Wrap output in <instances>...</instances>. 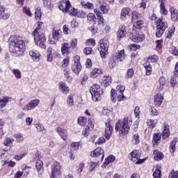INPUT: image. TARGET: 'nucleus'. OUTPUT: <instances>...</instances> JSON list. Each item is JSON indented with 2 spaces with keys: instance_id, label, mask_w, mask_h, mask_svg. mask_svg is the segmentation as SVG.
<instances>
[{
  "instance_id": "nucleus-16",
  "label": "nucleus",
  "mask_w": 178,
  "mask_h": 178,
  "mask_svg": "<svg viewBox=\"0 0 178 178\" xmlns=\"http://www.w3.org/2000/svg\"><path fill=\"white\" fill-rule=\"evenodd\" d=\"M29 56L31 57V59L33 60V62L37 63L40 62L41 54H40V51L35 49H32L29 51Z\"/></svg>"
},
{
  "instance_id": "nucleus-40",
  "label": "nucleus",
  "mask_w": 178,
  "mask_h": 178,
  "mask_svg": "<svg viewBox=\"0 0 178 178\" xmlns=\"http://www.w3.org/2000/svg\"><path fill=\"white\" fill-rule=\"evenodd\" d=\"M94 12L97 17H98L99 22H101V23H104V22H105V19H104V17L102 16V13H101V11H99L98 8H95Z\"/></svg>"
},
{
  "instance_id": "nucleus-3",
  "label": "nucleus",
  "mask_w": 178,
  "mask_h": 178,
  "mask_svg": "<svg viewBox=\"0 0 178 178\" xmlns=\"http://www.w3.org/2000/svg\"><path fill=\"white\" fill-rule=\"evenodd\" d=\"M133 124V120L130 117H124L123 120H118L115 123V131H118L120 136H127L130 131V126Z\"/></svg>"
},
{
  "instance_id": "nucleus-29",
  "label": "nucleus",
  "mask_w": 178,
  "mask_h": 178,
  "mask_svg": "<svg viewBox=\"0 0 178 178\" xmlns=\"http://www.w3.org/2000/svg\"><path fill=\"white\" fill-rule=\"evenodd\" d=\"M114 58H116L118 60L122 62L124 58H126V53H124V49L118 51L114 56Z\"/></svg>"
},
{
  "instance_id": "nucleus-31",
  "label": "nucleus",
  "mask_w": 178,
  "mask_h": 178,
  "mask_svg": "<svg viewBox=\"0 0 178 178\" xmlns=\"http://www.w3.org/2000/svg\"><path fill=\"white\" fill-rule=\"evenodd\" d=\"M65 6H63V5H60L58 6V9H60V10H62V12H63V13H66L69 12V9H70V1L67 0L65 1Z\"/></svg>"
},
{
  "instance_id": "nucleus-50",
  "label": "nucleus",
  "mask_w": 178,
  "mask_h": 178,
  "mask_svg": "<svg viewBox=\"0 0 178 178\" xmlns=\"http://www.w3.org/2000/svg\"><path fill=\"white\" fill-rule=\"evenodd\" d=\"M160 13L161 15H164V16H166V15H168V10H166V7L163 3L160 4Z\"/></svg>"
},
{
  "instance_id": "nucleus-44",
  "label": "nucleus",
  "mask_w": 178,
  "mask_h": 178,
  "mask_svg": "<svg viewBox=\"0 0 178 178\" xmlns=\"http://www.w3.org/2000/svg\"><path fill=\"white\" fill-rule=\"evenodd\" d=\"M81 5H82L85 9H94V4H92V3L81 1Z\"/></svg>"
},
{
  "instance_id": "nucleus-25",
  "label": "nucleus",
  "mask_w": 178,
  "mask_h": 178,
  "mask_svg": "<svg viewBox=\"0 0 178 178\" xmlns=\"http://www.w3.org/2000/svg\"><path fill=\"white\" fill-rule=\"evenodd\" d=\"M124 37H126V26H122L117 32V38L118 40H122Z\"/></svg>"
},
{
  "instance_id": "nucleus-35",
  "label": "nucleus",
  "mask_w": 178,
  "mask_h": 178,
  "mask_svg": "<svg viewBox=\"0 0 178 178\" xmlns=\"http://www.w3.org/2000/svg\"><path fill=\"white\" fill-rule=\"evenodd\" d=\"M154 155L155 161H162L163 159V153L159 152L158 149L154 151Z\"/></svg>"
},
{
  "instance_id": "nucleus-39",
  "label": "nucleus",
  "mask_w": 178,
  "mask_h": 178,
  "mask_svg": "<svg viewBox=\"0 0 178 178\" xmlns=\"http://www.w3.org/2000/svg\"><path fill=\"white\" fill-rule=\"evenodd\" d=\"M134 27H135V29H137L138 30H140V29H143L144 27V21L139 19L134 22Z\"/></svg>"
},
{
  "instance_id": "nucleus-15",
  "label": "nucleus",
  "mask_w": 178,
  "mask_h": 178,
  "mask_svg": "<svg viewBox=\"0 0 178 178\" xmlns=\"http://www.w3.org/2000/svg\"><path fill=\"white\" fill-rule=\"evenodd\" d=\"M116 95L118 102H120V101H124V95H123V92H124V86L122 85H118L116 87Z\"/></svg>"
},
{
  "instance_id": "nucleus-37",
  "label": "nucleus",
  "mask_w": 178,
  "mask_h": 178,
  "mask_svg": "<svg viewBox=\"0 0 178 178\" xmlns=\"http://www.w3.org/2000/svg\"><path fill=\"white\" fill-rule=\"evenodd\" d=\"M59 88L62 92L64 94H67L69 92L70 89L67 86H66V83L64 82H60L59 84Z\"/></svg>"
},
{
  "instance_id": "nucleus-49",
  "label": "nucleus",
  "mask_w": 178,
  "mask_h": 178,
  "mask_svg": "<svg viewBox=\"0 0 178 178\" xmlns=\"http://www.w3.org/2000/svg\"><path fill=\"white\" fill-rule=\"evenodd\" d=\"M115 159H116L115 156H113V155L108 156L106 159V161L104 162V165H109V163H111V162H115Z\"/></svg>"
},
{
  "instance_id": "nucleus-55",
  "label": "nucleus",
  "mask_w": 178,
  "mask_h": 178,
  "mask_svg": "<svg viewBox=\"0 0 178 178\" xmlns=\"http://www.w3.org/2000/svg\"><path fill=\"white\" fill-rule=\"evenodd\" d=\"M41 8H36L35 11V17L38 20H41Z\"/></svg>"
},
{
  "instance_id": "nucleus-46",
  "label": "nucleus",
  "mask_w": 178,
  "mask_h": 178,
  "mask_svg": "<svg viewBox=\"0 0 178 178\" xmlns=\"http://www.w3.org/2000/svg\"><path fill=\"white\" fill-rule=\"evenodd\" d=\"M161 167H157L154 172H153V177L154 178H161Z\"/></svg>"
},
{
  "instance_id": "nucleus-32",
  "label": "nucleus",
  "mask_w": 178,
  "mask_h": 178,
  "mask_svg": "<svg viewBox=\"0 0 178 178\" xmlns=\"http://www.w3.org/2000/svg\"><path fill=\"white\" fill-rule=\"evenodd\" d=\"M35 127L37 129L38 133H42V134H47V129H45V127H44V125L38 122L35 124Z\"/></svg>"
},
{
  "instance_id": "nucleus-17",
  "label": "nucleus",
  "mask_w": 178,
  "mask_h": 178,
  "mask_svg": "<svg viewBox=\"0 0 178 178\" xmlns=\"http://www.w3.org/2000/svg\"><path fill=\"white\" fill-rule=\"evenodd\" d=\"M104 149H102V147H99L90 153V156H92L93 158H98V156H101V159L102 161L104 156Z\"/></svg>"
},
{
  "instance_id": "nucleus-48",
  "label": "nucleus",
  "mask_w": 178,
  "mask_h": 178,
  "mask_svg": "<svg viewBox=\"0 0 178 178\" xmlns=\"http://www.w3.org/2000/svg\"><path fill=\"white\" fill-rule=\"evenodd\" d=\"M86 123H87V118L79 117L78 118V124H79V126H86Z\"/></svg>"
},
{
  "instance_id": "nucleus-20",
  "label": "nucleus",
  "mask_w": 178,
  "mask_h": 178,
  "mask_svg": "<svg viewBox=\"0 0 178 178\" xmlns=\"http://www.w3.org/2000/svg\"><path fill=\"white\" fill-rule=\"evenodd\" d=\"M154 105L156 108H159L161 105H162V102H163V95L161 93H157L154 95Z\"/></svg>"
},
{
  "instance_id": "nucleus-26",
  "label": "nucleus",
  "mask_w": 178,
  "mask_h": 178,
  "mask_svg": "<svg viewBox=\"0 0 178 178\" xmlns=\"http://www.w3.org/2000/svg\"><path fill=\"white\" fill-rule=\"evenodd\" d=\"M70 51V44L69 43H63L61 45L62 55H67Z\"/></svg>"
},
{
  "instance_id": "nucleus-51",
  "label": "nucleus",
  "mask_w": 178,
  "mask_h": 178,
  "mask_svg": "<svg viewBox=\"0 0 178 178\" xmlns=\"http://www.w3.org/2000/svg\"><path fill=\"white\" fill-rule=\"evenodd\" d=\"M77 13H78L77 9L72 7V4H70V7L69 9V15L70 16H77Z\"/></svg>"
},
{
  "instance_id": "nucleus-47",
  "label": "nucleus",
  "mask_w": 178,
  "mask_h": 178,
  "mask_svg": "<svg viewBox=\"0 0 178 178\" xmlns=\"http://www.w3.org/2000/svg\"><path fill=\"white\" fill-rule=\"evenodd\" d=\"M13 74H14L15 79H17V80H19V79H22V72L20 70L17 69L13 70Z\"/></svg>"
},
{
  "instance_id": "nucleus-13",
  "label": "nucleus",
  "mask_w": 178,
  "mask_h": 178,
  "mask_svg": "<svg viewBox=\"0 0 178 178\" xmlns=\"http://www.w3.org/2000/svg\"><path fill=\"white\" fill-rule=\"evenodd\" d=\"M97 7L102 12L103 15H106L109 12V6L104 0H97Z\"/></svg>"
},
{
  "instance_id": "nucleus-8",
  "label": "nucleus",
  "mask_w": 178,
  "mask_h": 178,
  "mask_svg": "<svg viewBox=\"0 0 178 178\" xmlns=\"http://www.w3.org/2000/svg\"><path fill=\"white\" fill-rule=\"evenodd\" d=\"M38 105H40V99H32L22 108V111H24L25 112H29V111H33V109H35V108H37Z\"/></svg>"
},
{
  "instance_id": "nucleus-64",
  "label": "nucleus",
  "mask_w": 178,
  "mask_h": 178,
  "mask_svg": "<svg viewBox=\"0 0 178 178\" xmlns=\"http://www.w3.org/2000/svg\"><path fill=\"white\" fill-rule=\"evenodd\" d=\"M170 52L172 54V55H175V56H178V50L175 47L170 48Z\"/></svg>"
},
{
  "instance_id": "nucleus-57",
  "label": "nucleus",
  "mask_w": 178,
  "mask_h": 178,
  "mask_svg": "<svg viewBox=\"0 0 178 178\" xmlns=\"http://www.w3.org/2000/svg\"><path fill=\"white\" fill-rule=\"evenodd\" d=\"M86 45H87L88 47H95V40L94 39L87 40L86 42Z\"/></svg>"
},
{
  "instance_id": "nucleus-54",
  "label": "nucleus",
  "mask_w": 178,
  "mask_h": 178,
  "mask_svg": "<svg viewBox=\"0 0 178 178\" xmlns=\"http://www.w3.org/2000/svg\"><path fill=\"white\" fill-rule=\"evenodd\" d=\"M134 76V70L129 69L127 70L125 79H131Z\"/></svg>"
},
{
  "instance_id": "nucleus-36",
  "label": "nucleus",
  "mask_w": 178,
  "mask_h": 178,
  "mask_svg": "<svg viewBox=\"0 0 178 178\" xmlns=\"http://www.w3.org/2000/svg\"><path fill=\"white\" fill-rule=\"evenodd\" d=\"M131 14H132L131 15V22L133 23H135L136 22L140 20L141 19V14L138 13L136 11H133L132 13H131Z\"/></svg>"
},
{
  "instance_id": "nucleus-38",
  "label": "nucleus",
  "mask_w": 178,
  "mask_h": 178,
  "mask_svg": "<svg viewBox=\"0 0 178 178\" xmlns=\"http://www.w3.org/2000/svg\"><path fill=\"white\" fill-rule=\"evenodd\" d=\"M9 99H10V97H4L0 98V108H5L6 105L8 104V102H9Z\"/></svg>"
},
{
  "instance_id": "nucleus-21",
  "label": "nucleus",
  "mask_w": 178,
  "mask_h": 178,
  "mask_svg": "<svg viewBox=\"0 0 178 178\" xmlns=\"http://www.w3.org/2000/svg\"><path fill=\"white\" fill-rule=\"evenodd\" d=\"M93 129H94V124H92V122H91V120H89L88 125L82 131L83 136H85V137H87V136L90 134V130L91 131Z\"/></svg>"
},
{
  "instance_id": "nucleus-10",
  "label": "nucleus",
  "mask_w": 178,
  "mask_h": 178,
  "mask_svg": "<svg viewBox=\"0 0 178 178\" xmlns=\"http://www.w3.org/2000/svg\"><path fill=\"white\" fill-rule=\"evenodd\" d=\"M131 16V8L129 7H124L121 10L120 19L122 22H126Z\"/></svg>"
},
{
  "instance_id": "nucleus-5",
  "label": "nucleus",
  "mask_w": 178,
  "mask_h": 178,
  "mask_svg": "<svg viewBox=\"0 0 178 178\" xmlns=\"http://www.w3.org/2000/svg\"><path fill=\"white\" fill-rule=\"evenodd\" d=\"M159 60V57L156 55H152L147 58V61L143 63V66L146 70L147 76H149L152 72V65L151 63H155Z\"/></svg>"
},
{
  "instance_id": "nucleus-62",
  "label": "nucleus",
  "mask_w": 178,
  "mask_h": 178,
  "mask_svg": "<svg viewBox=\"0 0 178 178\" xmlns=\"http://www.w3.org/2000/svg\"><path fill=\"white\" fill-rule=\"evenodd\" d=\"M129 48L131 51H137V49H140L141 47L140 46V44H132L129 46Z\"/></svg>"
},
{
  "instance_id": "nucleus-58",
  "label": "nucleus",
  "mask_w": 178,
  "mask_h": 178,
  "mask_svg": "<svg viewBox=\"0 0 178 178\" xmlns=\"http://www.w3.org/2000/svg\"><path fill=\"white\" fill-rule=\"evenodd\" d=\"M15 138L18 143H22L24 140V137H23L22 134H16L15 135Z\"/></svg>"
},
{
  "instance_id": "nucleus-45",
  "label": "nucleus",
  "mask_w": 178,
  "mask_h": 178,
  "mask_svg": "<svg viewBox=\"0 0 178 178\" xmlns=\"http://www.w3.org/2000/svg\"><path fill=\"white\" fill-rule=\"evenodd\" d=\"M0 153H1V159H3L4 161H6V159H8L9 158V153H8V150H5V149H1L0 150Z\"/></svg>"
},
{
  "instance_id": "nucleus-7",
  "label": "nucleus",
  "mask_w": 178,
  "mask_h": 178,
  "mask_svg": "<svg viewBox=\"0 0 178 178\" xmlns=\"http://www.w3.org/2000/svg\"><path fill=\"white\" fill-rule=\"evenodd\" d=\"M60 169H62V166H60V163L58 161H54L51 166V172L50 178H58L59 175H60Z\"/></svg>"
},
{
  "instance_id": "nucleus-34",
  "label": "nucleus",
  "mask_w": 178,
  "mask_h": 178,
  "mask_svg": "<svg viewBox=\"0 0 178 178\" xmlns=\"http://www.w3.org/2000/svg\"><path fill=\"white\" fill-rule=\"evenodd\" d=\"M170 11L171 13V19L172 20V22H177L178 20V10L171 8H170Z\"/></svg>"
},
{
  "instance_id": "nucleus-11",
  "label": "nucleus",
  "mask_w": 178,
  "mask_h": 178,
  "mask_svg": "<svg viewBox=\"0 0 178 178\" xmlns=\"http://www.w3.org/2000/svg\"><path fill=\"white\" fill-rule=\"evenodd\" d=\"M140 156H141V153H140V151L137 149L134 150L129 154V159L131 161H133V162H136V163L138 165L144 162L143 160L140 159Z\"/></svg>"
},
{
  "instance_id": "nucleus-33",
  "label": "nucleus",
  "mask_w": 178,
  "mask_h": 178,
  "mask_svg": "<svg viewBox=\"0 0 178 178\" xmlns=\"http://www.w3.org/2000/svg\"><path fill=\"white\" fill-rule=\"evenodd\" d=\"M178 139L177 138H173L172 142L170 143V152L171 154H174L176 151V144H177Z\"/></svg>"
},
{
  "instance_id": "nucleus-60",
  "label": "nucleus",
  "mask_w": 178,
  "mask_h": 178,
  "mask_svg": "<svg viewBox=\"0 0 178 178\" xmlns=\"http://www.w3.org/2000/svg\"><path fill=\"white\" fill-rule=\"evenodd\" d=\"M159 113L158 112V110H156L154 107H153V106L150 107L151 116H158Z\"/></svg>"
},
{
  "instance_id": "nucleus-6",
  "label": "nucleus",
  "mask_w": 178,
  "mask_h": 178,
  "mask_svg": "<svg viewBox=\"0 0 178 178\" xmlns=\"http://www.w3.org/2000/svg\"><path fill=\"white\" fill-rule=\"evenodd\" d=\"M108 49H109V42L108 41V40H100L98 51H99L102 58H106V55H108Z\"/></svg>"
},
{
  "instance_id": "nucleus-22",
  "label": "nucleus",
  "mask_w": 178,
  "mask_h": 178,
  "mask_svg": "<svg viewBox=\"0 0 178 178\" xmlns=\"http://www.w3.org/2000/svg\"><path fill=\"white\" fill-rule=\"evenodd\" d=\"M55 130L58 133V136L61 137L62 139L65 140L67 138V131L60 127H57L55 129Z\"/></svg>"
},
{
  "instance_id": "nucleus-18",
  "label": "nucleus",
  "mask_w": 178,
  "mask_h": 178,
  "mask_svg": "<svg viewBox=\"0 0 178 178\" xmlns=\"http://www.w3.org/2000/svg\"><path fill=\"white\" fill-rule=\"evenodd\" d=\"M113 132V127L111 125V122L106 123L104 137L106 140H109L112 133Z\"/></svg>"
},
{
  "instance_id": "nucleus-23",
  "label": "nucleus",
  "mask_w": 178,
  "mask_h": 178,
  "mask_svg": "<svg viewBox=\"0 0 178 178\" xmlns=\"http://www.w3.org/2000/svg\"><path fill=\"white\" fill-rule=\"evenodd\" d=\"M102 80L104 87H108L112 83V76L109 75L103 76Z\"/></svg>"
},
{
  "instance_id": "nucleus-14",
  "label": "nucleus",
  "mask_w": 178,
  "mask_h": 178,
  "mask_svg": "<svg viewBox=\"0 0 178 178\" xmlns=\"http://www.w3.org/2000/svg\"><path fill=\"white\" fill-rule=\"evenodd\" d=\"M156 23V27L158 29H161L163 30H166L168 27V22H166V19L163 18V17L158 18L157 20L155 21Z\"/></svg>"
},
{
  "instance_id": "nucleus-9",
  "label": "nucleus",
  "mask_w": 178,
  "mask_h": 178,
  "mask_svg": "<svg viewBox=\"0 0 178 178\" xmlns=\"http://www.w3.org/2000/svg\"><path fill=\"white\" fill-rule=\"evenodd\" d=\"M72 72L75 73V74H79L81 71V64L80 63V56H75L74 58V63L71 67Z\"/></svg>"
},
{
  "instance_id": "nucleus-41",
  "label": "nucleus",
  "mask_w": 178,
  "mask_h": 178,
  "mask_svg": "<svg viewBox=\"0 0 178 178\" xmlns=\"http://www.w3.org/2000/svg\"><path fill=\"white\" fill-rule=\"evenodd\" d=\"M47 62H52V59L54 58V56H52V47H49L47 49Z\"/></svg>"
},
{
  "instance_id": "nucleus-28",
  "label": "nucleus",
  "mask_w": 178,
  "mask_h": 178,
  "mask_svg": "<svg viewBox=\"0 0 178 178\" xmlns=\"http://www.w3.org/2000/svg\"><path fill=\"white\" fill-rule=\"evenodd\" d=\"M119 65V60L115 56H113L111 58H110L108 61V66L110 69H113V67H115V66H118Z\"/></svg>"
},
{
  "instance_id": "nucleus-19",
  "label": "nucleus",
  "mask_w": 178,
  "mask_h": 178,
  "mask_svg": "<svg viewBox=\"0 0 178 178\" xmlns=\"http://www.w3.org/2000/svg\"><path fill=\"white\" fill-rule=\"evenodd\" d=\"M52 37L54 40H50V43L55 44V41H58L60 38H62V31H60V29H54L52 33Z\"/></svg>"
},
{
  "instance_id": "nucleus-1",
  "label": "nucleus",
  "mask_w": 178,
  "mask_h": 178,
  "mask_svg": "<svg viewBox=\"0 0 178 178\" xmlns=\"http://www.w3.org/2000/svg\"><path fill=\"white\" fill-rule=\"evenodd\" d=\"M42 30H44V22H38V27L32 32V37L33 38L37 47L45 49V48H47V46L45 45L47 38Z\"/></svg>"
},
{
  "instance_id": "nucleus-53",
  "label": "nucleus",
  "mask_w": 178,
  "mask_h": 178,
  "mask_svg": "<svg viewBox=\"0 0 178 178\" xmlns=\"http://www.w3.org/2000/svg\"><path fill=\"white\" fill-rule=\"evenodd\" d=\"M159 81L160 84L159 90H163V86L166 84V79H165V77L162 76L159 79Z\"/></svg>"
},
{
  "instance_id": "nucleus-12",
  "label": "nucleus",
  "mask_w": 178,
  "mask_h": 178,
  "mask_svg": "<svg viewBox=\"0 0 178 178\" xmlns=\"http://www.w3.org/2000/svg\"><path fill=\"white\" fill-rule=\"evenodd\" d=\"M129 38L134 42H142V41L145 38V35H144V34L138 33L137 31H134L130 33Z\"/></svg>"
},
{
  "instance_id": "nucleus-42",
  "label": "nucleus",
  "mask_w": 178,
  "mask_h": 178,
  "mask_svg": "<svg viewBox=\"0 0 178 178\" xmlns=\"http://www.w3.org/2000/svg\"><path fill=\"white\" fill-rule=\"evenodd\" d=\"M175 26H172L169 28L168 30V33H166V36H165L166 38H168L169 40H170V38H172V37H173V35L175 34Z\"/></svg>"
},
{
  "instance_id": "nucleus-61",
  "label": "nucleus",
  "mask_w": 178,
  "mask_h": 178,
  "mask_svg": "<svg viewBox=\"0 0 178 178\" xmlns=\"http://www.w3.org/2000/svg\"><path fill=\"white\" fill-rule=\"evenodd\" d=\"M70 47H72L73 49H74V48L77 47V39L74 38L72 39V41L70 42Z\"/></svg>"
},
{
  "instance_id": "nucleus-27",
  "label": "nucleus",
  "mask_w": 178,
  "mask_h": 178,
  "mask_svg": "<svg viewBox=\"0 0 178 178\" xmlns=\"http://www.w3.org/2000/svg\"><path fill=\"white\" fill-rule=\"evenodd\" d=\"M161 138H162V134H154L152 139L153 145H158V144L161 143Z\"/></svg>"
},
{
  "instance_id": "nucleus-2",
  "label": "nucleus",
  "mask_w": 178,
  "mask_h": 178,
  "mask_svg": "<svg viewBox=\"0 0 178 178\" xmlns=\"http://www.w3.org/2000/svg\"><path fill=\"white\" fill-rule=\"evenodd\" d=\"M12 45L13 48H10V51L13 54V56L18 58L19 56H23L26 51V43L24 40L20 36H15L12 41Z\"/></svg>"
},
{
  "instance_id": "nucleus-59",
  "label": "nucleus",
  "mask_w": 178,
  "mask_h": 178,
  "mask_svg": "<svg viewBox=\"0 0 178 178\" xmlns=\"http://www.w3.org/2000/svg\"><path fill=\"white\" fill-rule=\"evenodd\" d=\"M147 124L150 127V129H154V127H155V124H156V122H154L153 120H147Z\"/></svg>"
},
{
  "instance_id": "nucleus-63",
  "label": "nucleus",
  "mask_w": 178,
  "mask_h": 178,
  "mask_svg": "<svg viewBox=\"0 0 178 178\" xmlns=\"http://www.w3.org/2000/svg\"><path fill=\"white\" fill-rule=\"evenodd\" d=\"M169 178H178L177 171L172 170L169 175Z\"/></svg>"
},
{
  "instance_id": "nucleus-52",
  "label": "nucleus",
  "mask_w": 178,
  "mask_h": 178,
  "mask_svg": "<svg viewBox=\"0 0 178 178\" xmlns=\"http://www.w3.org/2000/svg\"><path fill=\"white\" fill-rule=\"evenodd\" d=\"M165 33V29H162L161 28H157L156 29V36L157 38L162 37L163 34Z\"/></svg>"
},
{
  "instance_id": "nucleus-4",
  "label": "nucleus",
  "mask_w": 178,
  "mask_h": 178,
  "mask_svg": "<svg viewBox=\"0 0 178 178\" xmlns=\"http://www.w3.org/2000/svg\"><path fill=\"white\" fill-rule=\"evenodd\" d=\"M90 92L92 95V99L94 102L101 101V96L104 94V90L101 88V86L98 84H93L90 88Z\"/></svg>"
},
{
  "instance_id": "nucleus-24",
  "label": "nucleus",
  "mask_w": 178,
  "mask_h": 178,
  "mask_svg": "<svg viewBox=\"0 0 178 178\" xmlns=\"http://www.w3.org/2000/svg\"><path fill=\"white\" fill-rule=\"evenodd\" d=\"M35 168L37 169L38 175H42L44 173V163L41 160H38L35 163Z\"/></svg>"
},
{
  "instance_id": "nucleus-43",
  "label": "nucleus",
  "mask_w": 178,
  "mask_h": 178,
  "mask_svg": "<svg viewBox=\"0 0 178 178\" xmlns=\"http://www.w3.org/2000/svg\"><path fill=\"white\" fill-rule=\"evenodd\" d=\"M67 105L70 107L74 105V96L73 95H70L67 97Z\"/></svg>"
},
{
  "instance_id": "nucleus-30",
  "label": "nucleus",
  "mask_w": 178,
  "mask_h": 178,
  "mask_svg": "<svg viewBox=\"0 0 178 178\" xmlns=\"http://www.w3.org/2000/svg\"><path fill=\"white\" fill-rule=\"evenodd\" d=\"M161 136L165 140V138H168L169 136H170V132L169 131V125L164 124H163V133L161 134Z\"/></svg>"
},
{
  "instance_id": "nucleus-56",
  "label": "nucleus",
  "mask_w": 178,
  "mask_h": 178,
  "mask_svg": "<svg viewBox=\"0 0 178 178\" xmlns=\"http://www.w3.org/2000/svg\"><path fill=\"white\" fill-rule=\"evenodd\" d=\"M98 166V162L91 161L89 163V169L90 172H92L94 169H95Z\"/></svg>"
}]
</instances>
